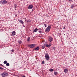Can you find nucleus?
Returning <instances> with one entry per match:
<instances>
[{"label": "nucleus", "instance_id": "1", "mask_svg": "<svg viewBox=\"0 0 77 77\" xmlns=\"http://www.w3.org/2000/svg\"><path fill=\"white\" fill-rule=\"evenodd\" d=\"M51 29V25H49L47 27L46 29H45L46 32H48L50 30V29Z\"/></svg>", "mask_w": 77, "mask_h": 77}, {"label": "nucleus", "instance_id": "2", "mask_svg": "<svg viewBox=\"0 0 77 77\" xmlns=\"http://www.w3.org/2000/svg\"><path fill=\"white\" fill-rule=\"evenodd\" d=\"M45 57L46 60H49L50 59V56H49L48 54H47V53L45 54Z\"/></svg>", "mask_w": 77, "mask_h": 77}, {"label": "nucleus", "instance_id": "3", "mask_svg": "<svg viewBox=\"0 0 77 77\" xmlns=\"http://www.w3.org/2000/svg\"><path fill=\"white\" fill-rule=\"evenodd\" d=\"M1 75H2V77H6V76L8 75V73H7L4 72L1 74Z\"/></svg>", "mask_w": 77, "mask_h": 77}, {"label": "nucleus", "instance_id": "4", "mask_svg": "<svg viewBox=\"0 0 77 77\" xmlns=\"http://www.w3.org/2000/svg\"><path fill=\"white\" fill-rule=\"evenodd\" d=\"M29 47H30V48H33V47H35V45L34 44H32L30 45L29 46Z\"/></svg>", "mask_w": 77, "mask_h": 77}, {"label": "nucleus", "instance_id": "5", "mask_svg": "<svg viewBox=\"0 0 77 77\" xmlns=\"http://www.w3.org/2000/svg\"><path fill=\"white\" fill-rule=\"evenodd\" d=\"M2 4H5V3H7V1H5V0H2Z\"/></svg>", "mask_w": 77, "mask_h": 77}, {"label": "nucleus", "instance_id": "6", "mask_svg": "<svg viewBox=\"0 0 77 77\" xmlns=\"http://www.w3.org/2000/svg\"><path fill=\"white\" fill-rule=\"evenodd\" d=\"M33 5H30L28 7V9H31L33 8Z\"/></svg>", "mask_w": 77, "mask_h": 77}, {"label": "nucleus", "instance_id": "7", "mask_svg": "<svg viewBox=\"0 0 77 77\" xmlns=\"http://www.w3.org/2000/svg\"><path fill=\"white\" fill-rule=\"evenodd\" d=\"M53 38L52 37H50L49 38L50 42H51L53 41Z\"/></svg>", "mask_w": 77, "mask_h": 77}, {"label": "nucleus", "instance_id": "8", "mask_svg": "<svg viewBox=\"0 0 77 77\" xmlns=\"http://www.w3.org/2000/svg\"><path fill=\"white\" fill-rule=\"evenodd\" d=\"M19 22H20V23H21V24H24V22H23V20H19Z\"/></svg>", "mask_w": 77, "mask_h": 77}, {"label": "nucleus", "instance_id": "9", "mask_svg": "<svg viewBox=\"0 0 77 77\" xmlns=\"http://www.w3.org/2000/svg\"><path fill=\"white\" fill-rule=\"evenodd\" d=\"M12 36H14V35H15V31H13L12 32Z\"/></svg>", "mask_w": 77, "mask_h": 77}, {"label": "nucleus", "instance_id": "10", "mask_svg": "<svg viewBox=\"0 0 77 77\" xmlns=\"http://www.w3.org/2000/svg\"><path fill=\"white\" fill-rule=\"evenodd\" d=\"M39 29H37V28H35V29L33 31L34 32H36L37 31H38Z\"/></svg>", "mask_w": 77, "mask_h": 77}, {"label": "nucleus", "instance_id": "11", "mask_svg": "<svg viewBox=\"0 0 77 77\" xmlns=\"http://www.w3.org/2000/svg\"><path fill=\"white\" fill-rule=\"evenodd\" d=\"M64 72L65 73H67L68 72V70L66 69H64Z\"/></svg>", "mask_w": 77, "mask_h": 77}, {"label": "nucleus", "instance_id": "12", "mask_svg": "<svg viewBox=\"0 0 77 77\" xmlns=\"http://www.w3.org/2000/svg\"><path fill=\"white\" fill-rule=\"evenodd\" d=\"M39 49V47H37L35 48V50H38Z\"/></svg>", "mask_w": 77, "mask_h": 77}, {"label": "nucleus", "instance_id": "13", "mask_svg": "<svg viewBox=\"0 0 77 77\" xmlns=\"http://www.w3.org/2000/svg\"><path fill=\"white\" fill-rule=\"evenodd\" d=\"M4 64H6V63H7V61H4Z\"/></svg>", "mask_w": 77, "mask_h": 77}, {"label": "nucleus", "instance_id": "14", "mask_svg": "<svg viewBox=\"0 0 77 77\" xmlns=\"http://www.w3.org/2000/svg\"><path fill=\"white\" fill-rule=\"evenodd\" d=\"M45 45L44 44L43 46H42V48H45Z\"/></svg>", "mask_w": 77, "mask_h": 77}, {"label": "nucleus", "instance_id": "15", "mask_svg": "<svg viewBox=\"0 0 77 77\" xmlns=\"http://www.w3.org/2000/svg\"><path fill=\"white\" fill-rule=\"evenodd\" d=\"M49 71H51H51H53V69H49Z\"/></svg>", "mask_w": 77, "mask_h": 77}, {"label": "nucleus", "instance_id": "16", "mask_svg": "<svg viewBox=\"0 0 77 77\" xmlns=\"http://www.w3.org/2000/svg\"><path fill=\"white\" fill-rule=\"evenodd\" d=\"M54 74L55 75H57V72H54Z\"/></svg>", "mask_w": 77, "mask_h": 77}, {"label": "nucleus", "instance_id": "17", "mask_svg": "<svg viewBox=\"0 0 77 77\" xmlns=\"http://www.w3.org/2000/svg\"><path fill=\"white\" fill-rule=\"evenodd\" d=\"M6 66H9V63H7L6 64Z\"/></svg>", "mask_w": 77, "mask_h": 77}, {"label": "nucleus", "instance_id": "18", "mask_svg": "<svg viewBox=\"0 0 77 77\" xmlns=\"http://www.w3.org/2000/svg\"><path fill=\"white\" fill-rule=\"evenodd\" d=\"M22 42H21V41H19V44H21Z\"/></svg>", "mask_w": 77, "mask_h": 77}, {"label": "nucleus", "instance_id": "19", "mask_svg": "<svg viewBox=\"0 0 77 77\" xmlns=\"http://www.w3.org/2000/svg\"><path fill=\"white\" fill-rule=\"evenodd\" d=\"M30 40V38L29 37L27 38V41H29Z\"/></svg>", "mask_w": 77, "mask_h": 77}, {"label": "nucleus", "instance_id": "20", "mask_svg": "<svg viewBox=\"0 0 77 77\" xmlns=\"http://www.w3.org/2000/svg\"><path fill=\"white\" fill-rule=\"evenodd\" d=\"M46 46L47 47H49V45H46Z\"/></svg>", "mask_w": 77, "mask_h": 77}, {"label": "nucleus", "instance_id": "21", "mask_svg": "<svg viewBox=\"0 0 77 77\" xmlns=\"http://www.w3.org/2000/svg\"><path fill=\"white\" fill-rule=\"evenodd\" d=\"M74 5H72L71 6V8H73L74 7Z\"/></svg>", "mask_w": 77, "mask_h": 77}, {"label": "nucleus", "instance_id": "22", "mask_svg": "<svg viewBox=\"0 0 77 77\" xmlns=\"http://www.w3.org/2000/svg\"><path fill=\"white\" fill-rule=\"evenodd\" d=\"M21 76L23 77H26V76H25L24 75H21Z\"/></svg>", "mask_w": 77, "mask_h": 77}, {"label": "nucleus", "instance_id": "23", "mask_svg": "<svg viewBox=\"0 0 77 77\" xmlns=\"http://www.w3.org/2000/svg\"><path fill=\"white\" fill-rule=\"evenodd\" d=\"M0 69H3V68H2V67H0Z\"/></svg>", "mask_w": 77, "mask_h": 77}, {"label": "nucleus", "instance_id": "24", "mask_svg": "<svg viewBox=\"0 0 77 77\" xmlns=\"http://www.w3.org/2000/svg\"><path fill=\"white\" fill-rule=\"evenodd\" d=\"M11 51L12 52H14V50L13 49L11 50Z\"/></svg>", "mask_w": 77, "mask_h": 77}, {"label": "nucleus", "instance_id": "25", "mask_svg": "<svg viewBox=\"0 0 77 77\" xmlns=\"http://www.w3.org/2000/svg\"><path fill=\"white\" fill-rule=\"evenodd\" d=\"M49 47H50L51 45V44H49V45H48Z\"/></svg>", "mask_w": 77, "mask_h": 77}, {"label": "nucleus", "instance_id": "26", "mask_svg": "<svg viewBox=\"0 0 77 77\" xmlns=\"http://www.w3.org/2000/svg\"><path fill=\"white\" fill-rule=\"evenodd\" d=\"M53 50H56V48H53Z\"/></svg>", "mask_w": 77, "mask_h": 77}, {"label": "nucleus", "instance_id": "27", "mask_svg": "<svg viewBox=\"0 0 77 77\" xmlns=\"http://www.w3.org/2000/svg\"><path fill=\"white\" fill-rule=\"evenodd\" d=\"M42 63L43 64H44V61H43L42 62Z\"/></svg>", "mask_w": 77, "mask_h": 77}, {"label": "nucleus", "instance_id": "28", "mask_svg": "<svg viewBox=\"0 0 77 77\" xmlns=\"http://www.w3.org/2000/svg\"><path fill=\"white\" fill-rule=\"evenodd\" d=\"M14 7L15 8H16V7H17V5H15L14 6Z\"/></svg>", "mask_w": 77, "mask_h": 77}, {"label": "nucleus", "instance_id": "29", "mask_svg": "<svg viewBox=\"0 0 77 77\" xmlns=\"http://www.w3.org/2000/svg\"><path fill=\"white\" fill-rule=\"evenodd\" d=\"M45 27H47V26H46V24H45Z\"/></svg>", "mask_w": 77, "mask_h": 77}, {"label": "nucleus", "instance_id": "30", "mask_svg": "<svg viewBox=\"0 0 77 77\" xmlns=\"http://www.w3.org/2000/svg\"><path fill=\"white\" fill-rule=\"evenodd\" d=\"M39 33H41V31H39Z\"/></svg>", "mask_w": 77, "mask_h": 77}, {"label": "nucleus", "instance_id": "31", "mask_svg": "<svg viewBox=\"0 0 77 77\" xmlns=\"http://www.w3.org/2000/svg\"><path fill=\"white\" fill-rule=\"evenodd\" d=\"M72 0H69V1H70V2H71V1H72Z\"/></svg>", "mask_w": 77, "mask_h": 77}, {"label": "nucleus", "instance_id": "32", "mask_svg": "<svg viewBox=\"0 0 77 77\" xmlns=\"http://www.w3.org/2000/svg\"><path fill=\"white\" fill-rule=\"evenodd\" d=\"M63 29H65V27H64V28H63Z\"/></svg>", "mask_w": 77, "mask_h": 77}, {"label": "nucleus", "instance_id": "33", "mask_svg": "<svg viewBox=\"0 0 77 77\" xmlns=\"http://www.w3.org/2000/svg\"><path fill=\"white\" fill-rule=\"evenodd\" d=\"M2 66H4V67H5V66H4L3 65H2Z\"/></svg>", "mask_w": 77, "mask_h": 77}, {"label": "nucleus", "instance_id": "34", "mask_svg": "<svg viewBox=\"0 0 77 77\" xmlns=\"http://www.w3.org/2000/svg\"><path fill=\"white\" fill-rule=\"evenodd\" d=\"M24 26V25H23V26Z\"/></svg>", "mask_w": 77, "mask_h": 77}]
</instances>
